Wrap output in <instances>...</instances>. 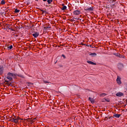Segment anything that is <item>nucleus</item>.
Returning <instances> with one entry per match:
<instances>
[{"mask_svg":"<svg viewBox=\"0 0 127 127\" xmlns=\"http://www.w3.org/2000/svg\"><path fill=\"white\" fill-rule=\"evenodd\" d=\"M12 77H16V75L14 73H11L10 72H8L7 73L6 78L8 79V80H9V81H11V80H12Z\"/></svg>","mask_w":127,"mask_h":127,"instance_id":"obj_1","label":"nucleus"},{"mask_svg":"<svg viewBox=\"0 0 127 127\" xmlns=\"http://www.w3.org/2000/svg\"><path fill=\"white\" fill-rule=\"evenodd\" d=\"M73 13L74 14V15H79V14L81 13V11L79 10H76L73 11Z\"/></svg>","mask_w":127,"mask_h":127,"instance_id":"obj_2","label":"nucleus"},{"mask_svg":"<svg viewBox=\"0 0 127 127\" xmlns=\"http://www.w3.org/2000/svg\"><path fill=\"white\" fill-rule=\"evenodd\" d=\"M116 81L117 82V83L119 84V85H121V84H122V81H121V77L120 76H117Z\"/></svg>","mask_w":127,"mask_h":127,"instance_id":"obj_3","label":"nucleus"},{"mask_svg":"<svg viewBox=\"0 0 127 127\" xmlns=\"http://www.w3.org/2000/svg\"><path fill=\"white\" fill-rule=\"evenodd\" d=\"M6 49L7 50H11L12 49V48H13V47L12 46V45H8L7 46H6Z\"/></svg>","mask_w":127,"mask_h":127,"instance_id":"obj_4","label":"nucleus"},{"mask_svg":"<svg viewBox=\"0 0 127 127\" xmlns=\"http://www.w3.org/2000/svg\"><path fill=\"white\" fill-rule=\"evenodd\" d=\"M118 68L120 70H122V69L124 68V64H119L118 65Z\"/></svg>","mask_w":127,"mask_h":127,"instance_id":"obj_5","label":"nucleus"},{"mask_svg":"<svg viewBox=\"0 0 127 127\" xmlns=\"http://www.w3.org/2000/svg\"><path fill=\"white\" fill-rule=\"evenodd\" d=\"M85 10H86V11H93L94 10V7H90L89 8L85 9Z\"/></svg>","mask_w":127,"mask_h":127,"instance_id":"obj_6","label":"nucleus"},{"mask_svg":"<svg viewBox=\"0 0 127 127\" xmlns=\"http://www.w3.org/2000/svg\"><path fill=\"white\" fill-rule=\"evenodd\" d=\"M32 35L35 37V38H37V37L39 35V33L38 32H35L32 34Z\"/></svg>","mask_w":127,"mask_h":127,"instance_id":"obj_7","label":"nucleus"},{"mask_svg":"<svg viewBox=\"0 0 127 127\" xmlns=\"http://www.w3.org/2000/svg\"><path fill=\"white\" fill-rule=\"evenodd\" d=\"M116 95L117 97H123L124 96V93H123V92H118L116 93Z\"/></svg>","mask_w":127,"mask_h":127,"instance_id":"obj_8","label":"nucleus"},{"mask_svg":"<svg viewBox=\"0 0 127 127\" xmlns=\"http://www.w3.org/2000/svg\"><path fill=\"white\" fill-rule=\"evenodd\" d=\"M3 74V67L0 65V76Z\"/></svg>","mask_w":127,"mask_h":127,"instance_id":"obj_9","label":"nucleus"},{"mask_svg":"<svg viewBox=\"0 0 127 127\" xmlns=\"http://www.w3.org/2000/svg\"><path fill=\"white\" fill-rule=\"evenodd\" d=\"M121 116H122V115H121V114H115L113 115V118H117L118 119H119V118H120V117H121Z\"/></svg>","mask_w":127,"mask_h":127,"instance_id":"obj_10","label":"nucleus"},{"mask_svg":"<svg viewBox=\"0 0 127 127\" xmlns=\"http://www.w3.org/2000/svg\"><path fill=\"white\" fill-rule=\"evenodd\" d=\"M89 100L91 102L92 104H94V103H95V100H94V98L89 97Z\"/></svg>","mask_w":127,"mask_h":127,"instance_id":"obj_11","label":"nucleus"},{"mask_svg":"<svg viewBox=\"0 0 127 127\" xmlns=\"http://www.w3.org/2000/svg\"><path fill=\"white\" fill-rule=\"evenodd\" d=\"M62 5L63 7L61 8L62 10H65V9H67V6L64 5V4H63Z\"/></svg>","mask_w":127,"mask_h":127,"instance_id":"obj_12","label":"nucleus"},{"mask_svg":"<svg viewBox=\"0 0 127 127\" xmlns=\"http://www.w3.org/2000/svg\"><path fill=\"white\" fill-rule=\"evenodd\" d=\"M87 63H88V64H91V65H96V63L91 62V61H87Z\"/></svg>","mask_w":127,"mask_h":127,"instance_id":"obj_13","label":"nucleus"},{"mask_svg":"<svg viewBox=\"0 0 127 127\" xmlns=\"http://www.w3.org/2000/svg\"><path fill=\"white\" fill-rule=\"evenodd\" d=\"M90 56H92V57H96L97 56V54L96 53H91L89 54Z\"/></svg>","mask_w":127,"mask_h":127,"instance_id":"obj_14","label":"nucleus"},{"mask_svg":"<svg viewBox=\"0 0 127 127\" xmlns=\"http://www.w3.org/2000/svg\"><path fill=\"white\" fill-rule=\"evenodd\" d=\"M10 122H13V123H15V124H16L15 122V119L14 118H11L9 119V120Z\"/></svg>","mask_w":127,"mask_h":127,"instance_id":"obj_15","label":"nucleus"},{"mask_svg":"<svg viewBox=\"0 0 127 127\" xmlns=\"http://www.w3.org/2000/svg\"><path fill=\"white\" fill-rule=\"evenodd\" d=\"M19 119H20V118L19 117L15 119V122H16V124H17V123H18Z\"/></svg>","mask_w":127,"mask_h":127,"instance_id":"obj_16","label":"nucleus"},{"mask_svg":"<svg viewBox=\"0 0 127 127\" xmlns=\"http://www.w3.org/2000/svg\"><path fill=\"white\" fill-rule=\"evenodd\" d=\"M100 97H105V96H107V94L106 93H102L100 95Z\"/></svg>","mask_w":127,"mask_h":127,"instance_id":"obj_17","label":"nucleus"},{"mask_svg":"<svg viewBox=\"0 0 127 127\" xmlns=\"http://www.w3.org/2000/svg\"><path fill=\"white\" fill-rule=\"evenodd\" d=\"M18 76L20 78H24V76L21 74H16V76Z\"/></svg>","mask_w":127,"mask_h":127,"instance_id":"obj_18","label":"nucleus"},{"mask_svg":"<svg viewBox=\"0 0 127 127\" xmlns=\"http://www.w3.org/2000/svg\"><path fill=\"white\" fill-rule=\"evenodd\" d=\"M53 1V0H47V2L49 4H50Z\"/></svg>","mask_w":127,"mask_h":127,"instance_id":"obj_19","label":"nucleus"},{"mask_svg":"<svg viewBox=\"0 0 127 127\" xmlns=\"http://www.w3.org/2000/svg\"><path fill=\"white\" fill-rule=\"evenodd\" d=\"M119 57V58H125V56L122 55H121V54H120Z\"/></svg>","mask_w":127,"mask_h":127,"instance_id":"obj_20","label":"nucleus"},{"mask_svg":"<svg viewBox=\"0 0 127 127\" xmlns=\"http://www.w3.org/2000/svg\"><path fill=\"white\" fill-rule=\"evenodd\" d=\"M19 11H20V10H18V9H15V11H14V12L17 13L19 12Z\"/></svg>","mask_w":127,"mask_h":127,"instance_id":"obj_21","label":"nucleus"},{"mask_svg":"<svg viewBox=\"0 0 127 127\" xmlns=\"http://www.w3.org/2000/svg\"><path fill=\"white\" fill-rule=\"evenodd\" d=\"M0 2L1 4H4L5 3V1L4 0H2Z\"/></svg>","mask_w":127,"mask_h":127,"instance_id":"obj_22","label":"nucleus"},{"mask_svg":"<svg viewBox=\"0 0 127 127\" xmlns=\"http://www.w3.org/2000/svg\"><path fill=\"white\" fill-rule=\"evenodd\" d=\"M114 55H115V56H117V57H119V56H120V54L119 53H114Z\"/></svg>","mask_w":127,"mask_h":127,"instance_id":"obj_23","label":"nucleus"},{"mask_svg":"<svg viewBox=\"0 0 127 127\" xmlns=\"http://www.w3.org/2000/svg\"><path fill=\"white\" fill-rule=\"evenodd\" d=\"M5 82H6V83H7V85H8V86H10L11 85V83H8V82H9V81H7V80H5Z\"/></svg>","mask_w":127,"mask_h":127,"instance_id":"obj_24","label":"nucleus"},{"mask_svg":"<svg viewBox=\"0 0 127 127\" xmlns=\"http://www.w3.org/2000/svg\"><path fill=\"white\" fill-rule=\"evenodd\" d=\"M41 11H42L43 13H44V12H46V10H41Z\"/></svg>","mask_w":127,"mask_h":127,"instance_id":"obj_25","label":"nucleus"},{"mask_svg":"<svg viewBox=\"0 0 127 127\" xmlns=\"http://www.w3.org/2000/svg\"><path fill=\"white\" fill-rule=\"evenodd\" d=\"M45 28H46V29H48L49 28H51V27L49 26H47V27H45Z\"/></svg>","mask_w":127,"mask_h":127,"instance_id":"obj_26","label":"nucleus"},{"mask_svg":"<svg viewBox=\"0 0 127 127\" xmlns=\"http://www.w3.org/2000/svg\"><path fill=\"white\" fill-rule=\"evenodd\" d=\"M62 56L64 57V59H66V57L64 55H62Z\"/></svg>","mask_w":127,"mask_h":127,"instance_id":"obj_27","label":"nucleus"},{"mask_svg":"<svg viewBox=\"0 0 127 127\" xmlns=\"http://www.w3.org/2000/svg\"><path fill=\"white\" fill-rule=\"evenodd\" d=\"M27 84H28V86H29L30 85H31V84H32V83H31L30 82H28Z\"/></svg>","mask_w":127,"mask_h":127,"instance_id":"obj_28","label":"nucleus"},{"mask_svg":"<svg viewBox=\"0 0 127 127\" xmlns=\"http://www.w3.org/2000/svg\"><path fill=\"white\" fill-rule=\"evenodd\" d=\"M44 83H48V81L45 80V81H44Z\"/></svg>","mask_w":127,"mask_h":127,"instance_id":"obj_29","label":"nucleus"},{"mask_svg":"<svg viewBox=\"0 0 127 127\" xmlns=\"http://www.w3.org/2000/svg\"><path fill=\"white\" fill-rule=\"evenodd\" d=\"M7 28H8L9 29H10V28H9V26H7Z\"/></svg>","mask_w":127,"mask_h":127,"instance_id":"obj_30","label":"nucleus"},{"mask_svg":"<svg viewBox=\"0 0 127 127\" xmlns=\"http://www.w3.org/2000/svg\"><path fill=\"white\" fill-rule=\"evenodd\" d=\"M43 0V1H47V0Z\"/></svg>","mask_w":127,"mask_h":127,"instance_id":"obj_31","label":"nucleus"},{"mask_svg":"<svg viewBox=\"0 0 127 127\" xmlns=\"http://www.w3.org/2000/svg\"><path fill=\"white\" fill-rule=\"evenodd\" d=\"M73 19H77V18H74Z\"/></svg>","mask_w":127,"mask_h":127,"instance_id":"obj_32","label":"nucleus"},{"mask_svg":"<svg viewBox=\"0 0 127 127\" xmlns=\"http://www.w3.org/2000/svg\"><path fill=\"white\" fill-rule=\"evenodd\" d=\"M107 102H110V101H107Z\"/></svg>","mask_w":127,"mask_h":127,"instance_id":"obj_33","label":"nucleus"},{"mask_svg":"<svg viewBox=\"0 0 127 127\" xmlns=\"http://www.w3.org/2000/svg\"><path fill=\"white\" fill-rule=\"evenodd\" d=\"M77 19V20H79V19Z\"/></svg>","mask_w":127,"mask_h":127,"instance_id":"obj_34","label":"nucleus"}]
</instances>
